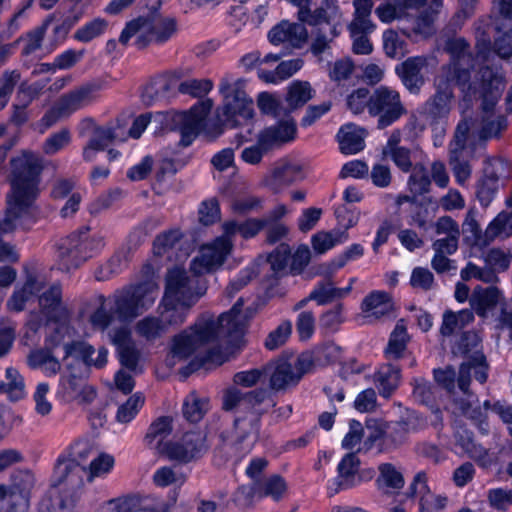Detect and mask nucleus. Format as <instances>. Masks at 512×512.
Listing matches in <instances>:
<instances>
[{"mask_svg":"<svg viewBox=\"0 0 512 512\" xmlns=\"http://www.w3.org/2000/svg\"><path fill=\"white\" fill-rule=\"evenodd\" d=\"M276 405L272 392L267 388H256L243 392L237 387H229L223 392L222 408L232 411L236 408L246 412L244 417L234 420L231 438L222 432L224 444H230L239 454L250 452L259 439L261 418Z\"/></svg>","mask_w":512,"mask_h":512,"instance_id":"f257e3e1","label":"nucleus"},{"mask_svg":"<svg viewBox=\"0 0 512 512\" xmlns=\"http://www.w3.org/2000/svg\"><path fill=\"white\" fill-rule=\"evenodd\" d=\"M444 49L450 56L449 62L441 66L434 79L435 93L424 104L425 113L434 120L449 114L454 86L470 90L475 68V56L465 38H449Z\"/></svg>","mask_w":512,"mask_h":512,"instance_id":"f03ea898","label":"nucleus"},{"mask_svg":"<svg viewBox=\"0 0 512 512\" xmlns=\"http://www.w3.org/2000/svg\"><path fill=\"white\" fill-rule=\"evenodd\" d=\"M11 199L7 209L12 213L30 216V209L39 195L44 159L31 150H22L10 159Z\"/></svg>","mask_w":512,"mask_h":512,"instance_id":"7ed1b4c3","label":"nucleus"},{"mask_svg":"<svg viewBox=\"0 0 512 512\" xmlns=\"http://www.w3.org/2000/svg\"><path fill=\"white\" fill-rule=\"evenodd\" d=\"M178 31L175 17L150 14L148 17H138L129 21L122 30L119 42L126 45L136 36L135 46L144 49L150 44L163 45L172 39Z\"/></svg>","mask_w":512,"mask_h":512,"instance_id":"20e7f679","label":"nucleus"},{"mask_svg":"<svg viewBox=\"0 0 512 512\" xmlns=\"http://www.w3.org/2000/svg\"><path fill=\"white\" fill-rule=\"evenodd\" d=\"M158 285L149 279L117 290L112 296V309L120 322H132L155 302Z\"/></svg>","mask_w":512,"mask_h":512,"instance_id":"39448f33","label":"nucleus"},{"mask_svg":"<svg viewBox=\"0 0 512 512\" xmlns=\"http://www.w3.org/2000/svg\"><path fill=\"white\" fill-rule=\"evenodd\" d=\"M105 246L104 238L90 235L85 227L62 239L58 246V269L70 272L98 254Z\"/></svg>","mask_w":512,"mask_h":512,"instance_id":"423d86ee","label":"nucleus"},{"mask_svg":"<svg viewBox=\"0 0 512 512\" xmlns=\"http://www.w3.org/2000/svg\"><path fill=\"white\" fill-rule=\"evenodd\" d=\"M219 91L224 96V102L218 109L217 116L223 127L236 128L240 125L239 118L243 120L253 118V101L247 96L241 80L231 84L228 80L222 79Z\"/></svg>","mask_w":512,"mask_h":512,"instance_id":"0eeeda50","label":"nucleus"},{"mask_svg":"<svg viewBox=\"0 0 512 512\" xmlns=\"http://www.w3.org/2000/svg\"><path fill=\"white\" fill-rule=\"evenodd\" d=\"M470 90L463 91L466 96H473L481 100L480 108L489 110L495 108L501 98L506 80L501 65L484 64L477 71L475 81H470Z\"/></svg>","mask_w":512,"mask_h":512,"instance_id":"6e6552de","label":"nucleus"},{"mask_svg":"<svg viewBox=\"0 0 512 512\" xmlns=\"http://www.w3.org/2000/svg\"><path fill=\"white\" fill-rule=\"evenodd\" d=\"M207 291L206 281L198 274L189 275L180 267L169 269L165 277L166 301L171 299L180 304L193 306Z\"/></svg>","mask_w":512,"mask_h":512,"instance_id":"1a4fd4ad","label":"nucleus"},{"mask_svg":"<svg viewBox=\"0 0 512 512\" xmlns=\"http://www.w3.org/2000/svg\"><path fill=\"white\" fill-rule=\"evenodd\" d=\"M406 114L407 109L397 90L381 85L371 93L369 115L377 118L378 129L393 125Z\"/></svg>","mask_w":512,"mask_h":512,"instance_id":"9d476101","label":"nucleus"},{"mask_svg":"<svg viewBox=\"0 0 512 512\" xmlns=\"http://www.w3.org/2000/svg\"><path fill=\"white\" fill-rule=\"evenodd\" d=\"M35 477L29 470H16L10 476V485L0 484V510L25 512L30 503Z\"/></svg>","mask_w":512,"mask_h":512,"instance_id":"9b49d317","label":"nucleus"},{"mask_svg":"<svg viewBox=\"0 0 512 512\" xmlns=\"http://www.w3.org/2000/svg\"><path fill=\"white\" fill-rule=\"evenodd\" d=\"M216 339L222 340L214 320L209 319L195 323L173 338L172 358L187 359L198 346Z\"/></svg>","mask_w":512,"mask_h":512,"instance_id":"f8f14e48","label":"nucleus"},{"mask_svg":"<svg viewBox=\"0 0 512 512\" xmlns=\"http://www.w3.org/2000/svg\"><path fill=\"white\" fill-rule=\"evenodd\" d=\"M233 244L226 236H220L214 242L201 250L199 256L190 263V271L200 277L211 273L223 265L232 250Z\"/></svg>","mask_w":512,"mask_h":512,"instance_id":"ddd939ff","label":"nucleus"},{"mask_svg":"<svg viewBox=\"0 0 512 512\" xmlns=\"http://www.w3.org/2000/svg\"><path fill=\"white\" fill-rule=\"evenodd\" d=\"M212 100L206 99L194 104L188 111L179 116V144L188 147L196 139L200 131L204 128L206 117L212 109Z\"/></svg>","mask_w":512,"mask_h":512,"instance_id":"4468645a","label":"nucleus"},{"mask_svg":"<svg viewBox=\"0 0 512 512\" xmlns=\"http://www.w3.org/2000/svg\"><path fill=\"white\" fill-rule=\"evenodd\" d=\"M66 369L68 374H62L59 379L58 395L66 402L92 403L97 396L95 388L88 385L84 377L76 374L72 364H67Z\"/></svg>","mask_w":512,"mask_h":512,"instance_id":"2eb2a0df","label":"nucleus"},{"mask_svg":"<svg viewBox=\"0 0 512 512\" xmlns=\"http://www.w3.org/2000/svg\"><path fill=\"white\" fill-rule=\"evenodd\" d=\"M126 140V131L119 120L109 122L103 126H97L93 130L92 137L83 149V159L91 162L95 158L97 151L105 150L115 141L123 142Z\"/></svg>","mask_w":512,"mask_h":512,"instance_id":"dca6fc26","label":"nucleus"},{"mask_svg":"<svg viewBox=\"0 0 512 512\" xmlns=\"http://www.w3.org/2000/svg\"><path fill=\"white\" fill-rule=\"evenodd\" d=\"M344 213H348L345 206L336 209L335 214L340 222H344L346 217ZM358 221V215L351 213L344 223V230H332L329 232L320 231L314 234L311 238V244L314 251L318 254H323L328 250L332 249L337 244L344 243L348 240L349 234L347 229L356 225Z\"/></svg>","mask_w":512,"mask_h":512,"instance_id":"f3484780","label":"nucleus"},{"mask_svg":"<svg viewBox=\"0 0 512 512\" xmlns=\"http://www.w3.org/2000/svg\"><path fill=\"white\" fill-rule=\"evenodd\" d=\"M267 38L274 46L286 44L291 49H301L307 43L309 34L300 22L282 20L269 30Z\"/></svg>","mask_w":512,"mask_h":512,"instance_id":"a211bd4d","label":"nucleus"},{"mask_svg":"<svg viewBox=\"0 0 512 512\" xmlns=\"http://www.w3.org/2000/svg\"><path fill=\"white\" fill-rule=\"evenodd\" d=\"M427 65L428 62L425 57L413 56L408 57L396 66L395 73L410 94L418 95L425 85V77L422 71Z\"/></svg>","mask_w":512,"mask_h":512,"instance_id":"6ab92c4d","label":"nucleus"},{"mask_svg":"<svg viewBox=\"0 0 512 512\" xmlns=\"http://www.w3.org/2000/svg\"><path fill=\"white\" fill-rule=\"evenodd\" d=\"M341 347L333 342H325L298 356L300 368L308 373L315 368L326 367L340 359Z\"/></svg>","mask_w":512,"mask_h":512,"instance_id":"aec40b11","label":"nucleus"},{"mask_svg":"<svg viewBox=\"0 0 512 512\" xmlns=\"http://www.w3.org/2000/svg\"><path fill=\"white\" fill-rule=\"evenodd\" d=\"M39 307L48 321L54 323L69 320L70 312L62 301V286L60 283L52 284L38 297Z\"/></svg>","mask_w":512,"mask_h":512,"instance_id":"412c9836","label":"nucleus"},{"mask_svg":"<svg viewBox=\"0 0 512 512\" xmlns=\"http://www.w3.org/2000/svg\"><path fill=\"white\" fill-rule=\"evenodd\" d=\"M63 348L65 352L64 360L72 357L75 360H80L87 368L102 369L108 361V350L104 346L98 349L96 358H93L96 352L95 348L86 341L73 340L65 343Z\"/></svg>","mask_w":512,"mask_h":512,"instance_id":"4be33fe9","label":"nucleus"},{"mask_svg":"<svg viewBox=\"0 0 512 512\" xmlns=\"http://www.w3.org/2000/svg\"><path fill=\"white\" fill-rule=\"evenodd\" d=\"M242 306L243 300L239 298L230 311L221 314L215 321L219 336L233 346H237L241 342L244 334V325L239 319Z\"/></svg>","mask_w":512,"mask_h":512,"instance_id":"5701e85b","label":"nucleus"},{"mask_svg":"<svg viewBox=\"0 0 512 512\" xmlns=\"http://www.w3.org/2000/svg\"><path fill=\"white\" fill-rule=\"evenodd\" d=\"M360 459L355 452L347 453L338 464V475L333 481V487H329V494L333 496L339 491L351 489L362 482V476L358 475Z\"/></svg>","mask_w":512,"mask_h":512,"instance_id":"b1692460","label":"nucleus"},{"mask_svg":"<svg viewBox=\"0 0 512 512\" xmlns=\"http://www.w3.org/2000/svg\"><path fill=\"white\" fill-rule=\"evenodd\" d=\"M472 371L479 383L483 384L487 381L488 364L485 355L480 351H476L473 355L469 356L468 360L459 367L457 382L460 390L466 395H470L469 386Z\"/></svg>","mask_w":512,"mask_h":512,"instance_id":"393cba45","label":"nucleus"},{"mask_svg":"<svg viewBox=\"0 0 512 512\" xmlns=\"http://www.w3.org/2000/svg\"><path fill=\"white\" fill-rule=\"evenodd\" d=\"M287 491V483L285 479L274 474L267 478L264 482H254L250 486H241L238 489V493L246 496L247 498H253L255 496L259 498L271 497L274 501H280Z\"/></svg>","mask_w":512,"mask_h":512,"instance_id":"a878e982","label":"nucleus"},{"mask_svg":"<svg viewBox=\"0 0 512 512\" xmlns=\"http://www.w3.org/2000/svg\"><path fill=\"white\" fill-rule=\"evenodd\" d=\"M296 132V122L293 119L281 120L259 133V143L263 145L266 150H270L274 146L294 140Z\"/></svg>","mask_w":512,"mask_h":512,"instance_id":"bb28decb","label":"nucleus"},{"mask_svg":"<svg viewBox=\"0 0 512 512\" xmlns=\"http://www.w3.org/2000/svg\"><path fill=\"white\" fill-rule=\"evenodd\" d=\"M307 373L300 368L298 358L293 365L286 361L280 362L270 376V387L276 391L285 390L290 386L297 385Z\"/></svg>","mask_w":512,"mask_h":512,"instance_id":"cd10ccee","label":"nucleus"},{"mask_svg":"<svg viewBox=\"0 0 512 512\" xmlns=\"http://www.w3.org/2000/svg\"><path fill=\"white\" fill-rule=\"evenodd\" d=\"M501 291L495 286L482 287L476 286L469 298L471 308L480 317H486L487 313L501 302Z\"/></svg>","mask_w":512,"mask_h":512,"instance_id":"c85d7f7f","label":"nucleus"},{"mask_svg":"<svg viewBox=\"0 0 512 512\" xmlns=\"http://www.w3.org/2000/svg\"><path fill=\"white\" fill-rule=\"evenodd\" d=\"M339 7L336 0H323L322 6L311 10L310 6H306L297 12V19L302 25H309L312 27L320 28L322 24H327L331 27V12L338 11Z\"/></svg>","mask_w":512,"mask_h":512,"instance_id":"c756f323","label":"nucleus"},{"mask_svg":"<svg viewBox=\"0 0 512 512\" xmlns=\"http://www.w3.org/2000/svg\"><path fill=\"white\" fill-rule=\"evenodd\" d=\"M96 89V85L85 84L66 94H63L57 102L61 106L62 111H64V113L69 116L90 104L93 99V93L96 91Z\"/></svg>","mask_w":512,"mask_h":512,"instance_id":"7c9ffc66","label":"nucleus"},{"mask_svg":"<svg viewBox=\"0 0 512 512\" xmlns=\"http://www.w3.org/2000/svg\"><path fill=\"white\" fill-rule=\"evenodd\" d=\"M85 468L72 458L66 456H59L53 472V486H59L65 482L71 484H81V474Z\"/></svg>","mask_w":512,"mask_h":512,"instance_id":"2f4dec72","label":"nucleus"},{"mask_svg":"<svg viewBox=\"0 0 512 512\" xmlns=\"http://www.w3.org/2000/svg\"><path fill=\"white\" fill-rule=\"evenodd\" d=\"M304 178L302 166L297 163H286L276 167L270 178L267 180V186L274 192L279 193L284 187L289 186Z\"/></svg>","mask_w":512,"mask_h":512,"instance_id":"473e14b6","label":"nucleus"},{"mask_svg":"<svg viewBox=\"0 0 512 512\" xmlns=\"http://www.w3.org/2000/svg\"><path fill=\"white\" fill-rule=\"evenodd\" d=\"M401 381V368L391 362L379 367L374 375V382L379 394L389 398L398 388Z\"/></svg>","mask_w":512,"mask_h":512,"instance_id":"72a5a7b5","label":"nucleus"},{"mask_svg":"<svg viewBox=\"0 0 512 512\" xmlns=\"http://www.w3.org/2000/svg\"><path fill=\"white\" fill-rule=\"evenodd\" d=\"M190 307L173 299L170 302L166 301V297L163 296L159 305V318L167 332L170 328H176L185 322Z\"/></svg>","mask_w":512,"mask_h":512,"instance_id":"f704fd0d","label":"nucleus"},{"mask_svg":"<svg viewBox=\"0 0 512 512\" xmlns=\"http://www.w3.org/2000/svg\"><path fill=\"white\" fill-rule=\"evenodd\" d=\"M265 225L267 223L261 218H249L240 223L235 220L226 221L222 225L223 236L231 240L234 235L239 233L244 239H250L258 235Z\"/></svg>","mask_w":512,"mask_h":512,"instance_id":"c9c22d12","label":"nucleus"},{"mask_svg":"<svg viewBox=\"0 0 512 512\" xmlns=\"http://www.w3.org/2000/svg\"><path fill=\"white\" fill-rule=\"evenodd\" d=\"M172 430V418L161 416L150 424L144 442L149 448L160 453L164 446L163 440L171 434Z\"/></svg>","mask_w":512,"mask_h":512,"instance_id":"e433bc0d","label":"nucleus"},{"mask_svg":"<svg viewBox=\"0 0 512 512\" xmlns=\"http://www.w3.org/2000/svg\"><path fill=\"white\" fill-rule=\"evenodd\" d=\"M409 423L407 421L384 422V441L382 451L389 452L402 446L408 440Z\"/></svg>","mask_w":512,"mask_h":512,"instance_id":"4c0bfd02","label":"nucleus"},{"mask_svg":"<svg viewBox=\"0 0 512 512\" xmlns=\"http://www.w3.org/2000/svg\"><path fill=\"white\" fill-rule=\"evenodd\" d=\"M455 441L468 456L477 461L481 466L487 465L488 450L475 442L473 432L460 428L455 432Z\"/></svg>","mask_w":512,"mask_h":512,"instance_id":"58836bf2","label":"nucleus"},{"mask_svg":"<svg viewBox=\"0 0 512 512\" xmlns=\"http://www.w3.org/2000/svg\"><path fill=\"white\" fill-rule=\"evenodd\" d=\"M494 109L490 108L487 111L481 109V128L479 130L481 140L497 138L507 128V118L504 115L495 114Z\"/></svg>","mask_w":512,"mask_h":512,"instance_id":"ea45409f","label":"nucleus"},{"mask_svg":"<svg viewBox=\"0 0 512 512\" xmlns=\"http://www.w3.org/2000/svg\"><path fill=\"white\" fill-rule=\"evenodd\" d=\"M499 176L492 166L484 168L483 177L477 182L476 197L483 207H487L498 191Z\"/></svg>","mask_w":512,"mask_h":512,"instance_id":"a19ab883","label":"nucleus"},{"mask_svg":"<svg viewBox=\"0 0 512 512\" xmlns=\"http://www.w3.org/2000/svg\"><path fill=\"white\" fill-rule=\"evenodd\" d=\"M409 340L407 329L403 325L397 324L384 349L385 358L388 361H396L405 357Z\"/></svg>","mask_w":512,"mask_h":512,"instance_id":"79ce46f5","label":"nucleus"},{"mask_svg":"<svg viewBox=\"0 0 512 512\" xmlns=\"http://www.w3.org/2000/svg\"><path fill=\"white\" fill-rule=\"evenodd\" d=\"M361 308L363 312H371L375 317L380 318L393 310L392 297L385 291H372L363 299Z\"/></svg>","mask_w":512,"mask_h":512,"instance_id":"37998d69","label":"nucleus"},{"mask_svg":"<svg viewBox=\"0 0 512 512\" xmlns=\"http://www.w3.org/2000/svg\"><path fill=\"white\" fill-rule=\"evenodd\" d=\"M42 289V283H39L36 277L30 275L27 277L24 285L13 292L10 299L7 302L9 310L20 312L24 310L25 304L29 301L36 293Z\"/></svg>","mask_w":512,"mask_h":512,"instance_id":"c03bdc74","label":"nucleus"},{"mask_svg":"<svg viewBox=\"0 0 512 512\" xmlns=\"http://www.w3.org/2000/svg\"><path fill=\"white\" fill-rule=\"evenodd\" d=\"M337 136L340 151L345 155L356 154L365 147L363 129L353 126L342 127Z\"/></svg>","mask_w":512,"mask_h":512,"instance_id":"a18cd8bd","label":"nucleus"},{"mask_svg":"<svg viewBox=\"0 0 512 512\" xmlns=\"http://www.w3.org/2000/svg\"><path fill=\"white\" fill-rule=\"evenodd\" d=\"M407 180V188L411 194L423 196L431 190V177L423 163H415Z\"/></svg>","mask_w":512,"mask_h":512,"instance_id":"49530a36","label":"nucleus"},{"mask_svg":"<svg viewBox=\"0 0 512 512\" xmlns=\"http://www.w3.org/2000/svg\"><path fill=\"white\" fill-rule=\"evenodd\" d=\"M351 292V286L345 288H336L331 281H321L316 284L310 292V299L316 301L318 305H326L335 299H341Z\"/></svg>","mask_w":512,"mask_h":512,"instance_id":"de8ad7c7","label":"nucleus"},{"mask_svg":"<svg viewBox=\"0 0 512 512\" xmlns=\"http://www.w3.org/2000/svg\"><path fill=\"white\" fill-rule=\"evenodd\" d=\"M313 97V90L308 82L294 81L288 87L285 101L288 112L304 106Z\"/></svg>","mask_w":512,"mask_h":512,"instance_id":"09e8293b","label":"nucleus"},{"mask_svg":"<svg viewBox=\"0 0 512 512\" xmlns=\"http://www.w3.org/2000/svg\"><path fill=\"white\" fill-rule=\"evenodd\" d=\"M462 233L466 244L480 248L487 246V241L484 238V231H482L475 218V213L472 210L467 213L462 224Z\"/></svg>","mask_w":512,"mask_h":512,"instance_id":"8fccbe9b","label":"nucleus"},{"mask_svg":"<svg viewBox=\"0 0 512 512\" xmlns=\"http://www.w3.org/2000/svg\"><path fill=\"white\" fill-rule=\"evenodd\" d=\"M128 263L127 255L123 251L113 254L108 261L97 268L95 277L98 281H106L123 271Z\"/></svg>","mask_w":512,"mask_h":512,"instance_id":"3c124183","label":"nucleus"},{"mask_svg":"<svg viewBox=\"0 0 512 512\" xmlns=\"http://www.w3.org/2000/svg\"><path fill=\"white\" fill-rule=\"evenodd\" d=\"M379 476L376 480L379 487L382 485L393 490H400L405 485L403 474L392 463H382L378 467Z\"/></svg>","mask_w":512,"mask_h":512,"instance_id":"603ef678","label":"nucleus"},{"mask_svg":"<svg viewBox=\"0 0 512 512\" xmlns=\"http://www.w3.org/2000/svg\"><path fill=\"white\" fill-rule=\"evenodd\" d=\"M208 400L201 399L195 393L188 395L183 403L182 413L184 418L191 422H199L208 410Z\"/></svg>","mask_w":512,"mask_h":512,"instance_id":"864d4df0","label":"nucleus"},{"mask_svg":"<svg viewBox=\"0 0 512 512\" xmlns=\"http://www.w3.org/2000/svg\"><path fill=\"white\" fill-rule=\"evenodd\" d=\"M7 382H0V393H7L12 400H19L24 396V379L19 371L13 367L6 369Z\"/></svg>","mask_w":512,"mask_h":512,"instance_id":"5fc2aeb1","label":"nucleus"},{"mask_svg":"<svg viewBox=\"0 0 512 512\" xmlns=\"http://www.w3.org/2000/svg\"><path fill=\"white\" fill-rule=\"evenodd\" d=\"M136 332L147 341H154L167 333L161 319L156 316H146L136 324Z\"/></svg>","mask_w":512,"mask_h":512,"instance_id":"6e6d98bb","label":"nucleus"},{"mask_svg":"<svg viewBox=\"0 0 512 512\" xmlns=\"http://www.w3.org/2000/svg\"><path fill=\"white\" fill-rule=\"evenodd\" d=\"M170 90V81L160 78L147 84L141 94L142 102L146 106H151L155 102L165 98Z\"/></svg>","mask_w":512,"mask_h":512,"instance_id":"4d7b16f0","label":"nucleus"},{"mask_svg":"<svg viewBox=\"0 0 512 512\" xmlns=\"http://www.w3.org/2000/svg\"><path fill=\"white\" fill-rule=\"evenodd\" d=\"M144 401L143 395L139 392L130 396L125 403L118 407L116 420L123 424L132 421L144 405Z\"/></svg>","mask_w":512,"mask_h":512,"instance_id":"13d9d810","label":"nucleus"},{"mask_svg":"<svg viewBox=\"0 0 512 512\" xmlns=\"http://www.w3.org/2000/svg\"><path fill=\"white\" fill-rule=\"evenodd\" d=\"M225 361L224 356L218 349H210L207 351L204 357L200 360L193 359L186 366L182 367L179 371L183 378L189 377L192 373L199 370L206 363H216L217 365L223 364Z\"/></svg>","mask_w":512,"mask_h":512,"instance_id":"bf43d9fd","label":"nucleus"},{"mask_svg":"<svg viewBox=\"0 0 512 512\" xmlns=\"http://www.w3.org/2000/svg\"><path fill=\"white\" fill-rule=\"evenodd\" d=\"M406 42L401 39L399 34L393 30L388 29L383 33V49L386 56L390 58H400L404 56L406 50Z\"/></svg>","mask_w":512,"mask_h":512,"instance_id":"052dcab7","label":"nucleus"},{"mask_svg":"<svg viewBox=\"0 0 512 512\" xmlns=\"http://www.w3.org/2000/svg\"><path fill=\"white\" fill-rule=\"evenodd\" d=\"M436 389L435 385L423 378L415 379L413 397L420 404L432 408L436 401Z\"/></svg>","mask_w":512,"mask_h":512,"instance_id":"680f3d73","label":"nucleus"},{"mask_svg":"<svg viewBox=\"0 0 512 512\" xmlns=\"http://www.w3.org/2000/svg\"><path fill=\"white\" fill-rule=\"evenodd\" d=\"M212 88L213 82L210 79H189L179 84L178 91L184 95L201 98L207 95Z\"/></svg>","mask_w":512,"mask_h":512,"instance_id":"e2e57ef3","label":"nucleus"},{"mask_svg":"<svg viewBox=\"0 0 512 512\" xmlns=\"http://www.w3.org/2000/svg\"><path fill=\"white\" fill-rule=\"evenodd\" d=\"M107 26L108 23L106 20L96 18L79 28L74 34V39L83 43L90 42L94 38L102 35Z\"/></svg>","mask_w":512,"mask_h":512,"instance_id":"0e129e2a","label":"nucleus"},{"mask_svg":"<svg viewBox=\"0 0 512 512\" xmlns=\"http://www.w3.org/2000/svg\"><path fill=\"white\" fill-rule=\"evenodd\" d=\"M384 158H389L394 165L402 172L409 173L414 168L413 152L407 147L390 149V152L382 155Z\"/></svg>","mask_w":512,"mask_h":512,"instance_id":"69168bd1","label":"nucleus"},{"mask_svg":"<svg viewBox=\"0 0 512 512\" xmlns=\"http://www.w3.org/2000/svg\"><path fill=\"white\" fill-rule=\"evenodd\" d=\"M315 37L310 45V51L314 56H320L330 48V43L340 34L337 24L331 25L330 35L321 28L315 30Z\"/></svg>","mask_w":512,"mask_h":512,"instance_id":"338daca9","label":"nucleus"},{"mask_svg":"<svg viewBox=\"0 0 512 512\" xmlns=\"http://www.w3.org/2000/svg\"><path fill=\"white\" fill-rule=\"evenodd\" d=\"M292 332V323L289 320L283 321L280 323L276 329L271 331L266 340H265V347L268 350H275L279 348L280 346L284 345L286 341L288 340L289 336Z\"/></svg>","mask_w":512,"mask_h":512,"instance_id":"774afa93","label":"nucleus"}]
</instances>
